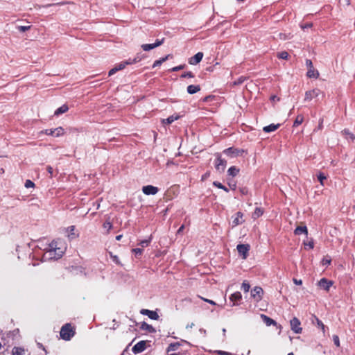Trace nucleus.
I'll return each mask as SVG.
<instances>
[{"instance_id": "obj_1", "label": "nucleus", "mask_w": 355, "mask_h": 355, "mask_svg": "<svg viewBox=\"0 0 355 355\" xmlns=\"http://www.w3.org/2000/svg\"><path fill=\"white\" fill-rule=\"evenodd\" d=\"M66 249L65 242L60 239L53 240L49 245V252L50 255H53V257L55 259H60L64 253Z\"/></svg>"}, {"instance_id": "obj_2", "label": "nucleus", "mask_w": 355, "mask_h": 355, "mask_svg": "<svg viewBox=\"0 0 355 355\" xmlns=\"http://www.w3.org/2000/svg\"><path fill=\"white\" fill-rule=\"evenodd\" d=\"M76 334V329L71 323L64 324L60 329V335L62 339L64 340H70Z\"/></svg>"}, {"instance_id": "obj_3", "label": "nucleus", "mask_w": 355, "mask_h": 355, "mask_svg": "<svg viewBox=\"0 0 355 355\" xmlns=\"http://www.w3.org/2000/svg\"><path fill=\"white\" fill-rule=\"evenodd\" d=\"M215 168L220 173L223 172L226 168L227 162L223 159L219 153H216Z\"/></svg>"}, {"instance_id": "obj_4", "label": "nucleus", "mask_w": 355, "mask_h": 355, "mask_svg": "<svg viewBox=\"0 0 355 355\" xmlns=\"http://www.w3.org/2000/svg\"><path fill=\"white\" fill-rule=\"evenodd\" d=\"M263 295V290L260 286H255L251 291V297L257 302L262 300Z\"/></svg>"}, {"instance_id": "obj_5", "label": "nucleus", "mask_w": 355, "mask_h": 355, "mask_svg": "<svg viewBox=\"0 0 355 355\" xmlns=\"http://www.w3.org/2000/svg\"><path fill=\"white\" fill-rule=\"evenodd\" d=\"M291 328L295 334H301L302 329L300 327L301 322L298 318L294 317L290 321Z\"/></svg>"}, {"instance_id": "obj_6", "label": "nucleus", "mask_w": 355, "mask_h": 355, "mask_svg": "<svg viewBox=\"0 0 355 355\" xmlns=\"http://www.w3.org/2000/svg\"><path fill=\"white\" fill-rule=\"evenodd\" d=\"M141 60V58L139 57V55H137V57H135L133 59L129 58L128 60L118 64L116 66V67L118 69V71H119V70L123 69L126 65L137 63V62H139Z\"/></svg>"}, {"instance_id": "obj_7", "label": "nucleus", "mask_w": 355, "mask_h": 355, "mask_svg": "<svg viewBox=\"0 0 355 355\" xmlns=\"http://www.w3.org/2000/svg\"><path fill=\"white\" fill-rule=\"evenodd\" d=\"M320 94L321 91L318 88L306 91L305 93L304 101H310L313 98L318 97Z\"/></svg>"}, {"instance_id": "obj_8", "label": "nucleus", "mask_w": 355, "mask_h": 355, "mask_svg": "<svg viewBox=\"0 0 355 355\" xmlns=\"http://www.w3.org/2000/svg\"><path fill=\"white\" fill-rule=\"evenodd\" d=\"M146 348V342L144 340L139 341L132 348V351L135 354L144 352Z\"/></svg>"}, {"instance_id": "obj_9", "label": "nucleus", "mask_w": 355, "mask_h": 355, "mask_svg": "<svg viewBox=\"0 0 355 355\" xmlns=\"http://www.w3.org/2000/svg\"><path fill=\"white\" fill-rule=\"evenodd\" d=\"M164 39H162L161 40H157L156 42L153 44H144L141 45V48L144 51H148L151 49H153L157 46H159L164 43Z\"/></svg>"}, {"instance_id": "obj_10", "label": "nucleus", "mask_w": 355, "mask_h": 355, "mask_svg": "<svg viewBox=\"0 0 355 355\" xmlns=\"http://www.w3.org/2000/svg\"><path fill=\"white\" fill-rule=\"evenodd\" d=\"M242 300V295L240 292L237 291L232 293L230 297V300L233 303L232 306H238Z\"/></svg>"}, {"instance_id": "obj_11", "label": "nucleus", "mask_w": 355, "mask_h": 355, "mask_svg": "<svg viewBox=\"0 0 355 355\" xmlns=\"http://www.w3.org/2000/svg\"><path fill=\"white\" fill-rule=\"evenodd\" d=\"M158 191V188L153 185L144 186L142 188V191L146 195H155Z\"/></svg>"}, {"instance_id": "obj_12", "label": "nucleus", "mask_w": 355, "mask_h": 355, "mask_svg": "<svg viewBox=\"0 0 355 355\" xmlns=\"http://www.w3.org/2000/svg\"><path fill=\"white\" fill-rule=\"evenodd\" d=\"M239 253L242 255L243 259H246L248 252L250 250V245L245 244H239L237 245Z\"/></svg>"}, {"instance_id": "obj_13", "label": "nucleus", "mask_w": 355, "mask_h": 355, "mask_svg": "<svg viewBox=\"0 0 355 355\" xmlns=\"http://www.w3.org/2000/svg\"><path fill=\"white\" fill-rule=\"evenodd\" d=\"M203 58V53L198 52L195 55L191 57L189 59V63L192 65H196L198 64Z\"/></svg>"}, {"instance_id": "obj_14", "label": "nucleus", "mask_w": 355, "mask_h": 355, "mask_svg": "<svg viewBox=\"0 0 355 355\" xmlns=\"http://www.w3.org/2000/svg\"><path fill=\"white\" fill-rule=\"evenodd\" d=\"M141 314L147 315L152 320H157L159 318V315L156 311H150L148 309H141L140 311Z\"/></svg>"}, {"instance_id": "obj_15", "label": "nucleus", "mask_w": 355, "mask_h": 355, "mask_svg": "<svg viewBox=\"0 0 355 355\" xmlns=\"http://www.w3.org/2000/svg\"><path fill=\"white\" fill-rule=\"evenodd\" d=\"M332 284L333 283L331 281H329L325 278L321 279L318 282V285L320 286V288H323L324 290H325L327 291H328L329 290Z\"/></svg>"}, {"instance_id": "obj_16", "label": "nucleus", "mask_w": 355, "mask_h": 355, "mask_svg": "<svg viewBox=\"0 0 355 355\" xmlns=\"http://www.w3.org/2000/svg\"><path fill=\"white\" fill-rule=\"evenodd\" d=\"M243 218V214L241 211H238L235 215V218L232 220L233 227L242 224L244 222Z\"/></svg>"}, {"instance_id": "obj_17", "label": "nucleus", "mask_w": 355, "mask_h": 355, "mask_svg": "<svg viewBox=\"0 0 355 355\" xmlns=\"http://www.w3.org/2000/svg\"><path fill=\"white\" fill-rule=\"evenodd\" d=\"M178 191V188L175 186L170 187L165 193V196L167 199L171 200L173 196H176Z\"/></svg>"}, {"instance_id": "obj_18", "label": "nucleus", "mask_w": 355, "mask_h": 355, "mask_svg": "<svg viewBox=\"0 0 355 355\" xmlns=\"http://www.w3.org/2000/svg\"><path fill=\"white\" fill-rule=\"evenodd\" d=\"M242 150H240L237 148H234L233 147H230L228 148H226L223 150V153L228 155V156H234V155H239V153Z\"/></svg>"}, {"instance_id": "obj_19", "label": "nucleus", "mask_w": 355, "mask_h": 355, "mask_svg": "<svg viewBox=\"0 0 355 355\" xmlns=\"http://www.w3.org/2000/svg\"><path fill=\"white\" fill-rule=\"evenodd\" d=\"M261 318L262 320L263 321V322L267 326L276 325V324H277V322L274 320H272V318H269L268 316H267L264 314H261Z\"/></svg>"}, {"instance_id": "obj_20", "label": "nucleus", "mask_w": 355, "mask_h": 355, "mask_svg": "<svg viewBox=\"0 0 355 355\" xmlns=\"http://www.w3.org/2000/svg\"><path fill=\"white\" fill-rule=\"evenodd\" d=\"M280 126V124L278 123V124H274V123H272V124H270L269 125H267V126H264L263 128V130L265 132H274L276 130L278 129V128Z\"/></svg>"}, {"instance_id": "obj_21", "label": "nucleus", "mask_w": 355, "mask_h": 355, "mask_svg": "<svg viewBox=\"0 0 355 355\" xmlns=\"http://www.w3.org/2000/svg\"><path fill=\"white\" fill-rule=\"evenodd\" d=\"M187 90L189 94H194L200 90V87L198 85H190L187 87Z\"/></svg>"}, {"instance_id": "obj_22", "label": "nucleus", "mask_w": 355, "mask_h": 355, "mask_svg": "<svg viewBox=\"0 0 355 355\" xmlns=\"http://www.w3.org/2000/svg\"><path fill=\"white\" fill-rule=\"evenodd\" d=\"M307 77L318 78L319 77V72L318 70L315 69L314 67L308 69V71L306 73Z\"/></svg>"}, {"instance_id": "obj_23", "label": "nucleus", "mask_w": 355, "mask_h": 355, "mask_svg": "<svg viewBox=\"0 0 355 355\" xmlns=\"http://www.w3.org/2000/svg\"><path fill=\"white\" fill-rule=\"evenodd\" d=\"M141 329L142 330L147 331L149 333H155L156 331L155 329L150 324L144 322L141 324Z\"/></svg>"}, {"instance_id": "obj_24", "label": "nucleus", "mask_w": 355, "mask_h": 355, "mask_svg": "<svg viewBox=\"0 0 355 355\" xmlns=\"http://www.w3.org/2000/svg\"><path fill=\"white\" fill-rule=\"evenodd\" d=\"M68 110H69L68 105L66 104H64L55 111L54 114L55 116H59L62 114L67 112Z\"/></svg>"}, {"instance_id": "obj_25", "label": "nucleus", "mask_w": 355, "mask_h": 355, "mask_svg": "<svg viewBox=\"0 0 355 355\" xmlns=\"http://www.w3.org/2000/svg\"><path fill=\"white\" fill-rule=\"evenodd\" d=\"M295 234L300 235L302 234H305L306 235L308 234V230L306 226H298L296 227V229L294 231Z\"/></svg>"}, {"instance_id": "obj_26", "label": "nucleus", "mask_w": 355, "mask_h": 355, "mask_svg": "<svg viewBox=\"0 0 355 355\" xmlns=\"http://www.w3.org/2000/svg\"><path fill=\"white\" fill-rule=\"evenodd\" d=\"M179 118H180V116L178 115H176V116L171 115V116H168L167 119H163L162 123H163V125H169V124L172 123L173 121L178 120Z\"/></svg>"}, {"instance_id": "obj_27", "label": "nucleus", "mask_w": 355, "mask_h": 355, "mask_svg": "<svg viewBox=\"0 0 355 355\" xmlns=\"http://www.w3.org/2000/svg\"><path fill=\"white\" fill-rule=\"evenodd\" d=\"M171 56V55L170 54H168V55H166L165 57L162 58L159 60H155L153 64V67L155 68L156 67L161 65L163 62L166 61Z\"/></svg>"}, {"instance_id": "obj_28", "label": "nucleus", "mask_w": 355, "mask_h": 355, "mask_svg": "<svg viewBox=\"0 0 355 355\" xmlns=\"http://www.w3.org/2000/svg\"><path fill=\"white\" fill-rule=\"evenodd\" d=\"M54 137H59L64 135L65 131L62 127H58L53 129Z\"/></svg>"}, {"instance_id": "obj_29", "label": "nucleus", "mask_w": 355, "mask_h": 355, "mask_svg": "<svg viewBox=\"0 0 355 355\" xmlns=\"http://www.w3.org/2000/svg\"><path fill=\"white\" fill-rule=\"evenodd\" d=\"M342 134L346 137V139L349 138L352 141H354V135L350 132L348 129H344L342 131Z\"/></svg>"}, {"instance_id": "obj_30", "label": "nucleus", "mask_w": 355, "mask_h": 355, "mask_svg": "<svg viewBox=\"0 0 355 355\" xmlns=\"http://www.w3.org/2000/svg\"><path fill=\"white\" fill-rule=\"evenodd\" d=\"M263 211L262 210L261 208L257 207L254 209V211L252 213V218L254 219H257L259 217H260L263 214Z\"/></svg>"}, {"instance_id": "obj_31", "label": "nucleus", "mask_w": 355, "mask_h": 355, "mask_svg": "<svg viewBox=\"0 0 355 355\" xmlns=\"http://www.w3.org/2000/svg\"><path fill=\"white\" fill-rule=\"evenodd\" d=\"M227 173L230 175H232V177H234L238 175L239 173V169L237 168L236 166H231L228 171Z\"/></svg>"}, {"instance_id": "obj_32", "label": "nucleus", "mask_w": 355, "mask_h": 355, "mask_svg": "<svg viewBox=\"0 0 355 355\" xmlns=\"http://www.w3.org/2000/svg\"><path fill=\"white\" fill-rule=\"evenodd\" d=\"M109 254L112 261L118 266H122L119 257L116 255L113 254L112 252H109Z\"/></svg>"}, {"instance_id": "obj_33", "label": "nucleus", "mask_w": 355, "mask_h": 355, "mask_svg": "<svg viewBox=\"0 0 355 355\" xmlns=\"http://www.w3.org/2000/svg\"><path fill=\"white\" fill-rule=\"evenodd\" d=\"M180 346V344L179 343H171L167 348V352L177 350Z\"/></svg>"}, {"instance_id": "obj_34", "label": "nucleus", "mask_w": 355, "mask_h": 355, "mask_svg": "<svg viewBox=\"0 0 355 355\" xmlns=\"http://www.w3.org/2000/svg\"><path fill=\"white\" fill-rule=\"evenodd\" d=\"M277 56L279 59L288 60L289 55L287 51H284L278 53Z\"/></svg>"}, {"instance_id": "obj_35", "label": "nucleus", "mask_w": 355, "mask_h": 355, "mask_svg": "<svg viewBox=\"0 0 355 355\" xmlns=\"http://www.w3.org/2000/svg\"><path fill=\"white\" fill-rule=\"evenodd\" d=\"M241 288L245 293H248L250 291V285L247 281H243L241 285Z\"/></svg>"}, {"instance_id": "obj_36", "label": "nucleus", "mask_w": 355, "mask_h": 355, "mask_svg": "<svg viewBox=\"0 0 355 355\" xmlns=\"http://www.w3.org/2000/svg\"><path fill=\"white\" fill-rule=\"evenodd\" d=\"M50 135V136H53L54 137V132H53V129H46V130H41L40 132H39V135Z\"/></svg>"}, {"instance_id": "obj_37", "label": "nucleus", "mask_w": 355, "mask_h": 355, "mask_svg": "<svg viewBox=\"0 0 355 355\" xmlns=\"http://www.w3.org/2000/svg\"><path fill=\"white\" fill-rule=\"evenodd\" d=\"M303 119H304V118L302 115H298L294 121L293 125L297 126V125H300L303 122Z\"/></svg>"}, {"instance_id": "obj_38", "label": "nucleus", "mask_w": 355, "mask_h": 355, "mask_svg": "<svg viewBox=\"0 0 355 355\" xmlns=\"http://www.w3.org/2000/svg\"><path fill=\"white\" fill-rule=\"evenodd\" d=\"M318 179L320 181V184L322 185H324V180H325L327 179V177H326V175H324V174L323 173H320L318 175Z\"/></svg>"}, {"instance_id": "obj_39", "label": "nucleus", "mask_w": 355, "mask_h": 355, "mask_svg": "<svg viewBox=\"0 0 355 355\" xmlns=\"http://www.w3.org/2000/svg\"><path fill=\"white\" fill-rule=\"evenodd\" d=\"M68 230H69V236H71L72 238H76L78 236V235H76L75 233H74V230H75V226L73 225H71L70 227H68Z\"/></svg>"}, {"instance_id": "obj_40", "label": "nucleus", "mask_w": 355, "mask_h": 355, "mask_svg": "<svg viewBox=\"0 0 355 355\" xmlns=\"http://www.w3.org/2000/svg\"><path fill=\"white\" fill-rule=\"evenodd\" d=\"M181 78H194V74L191 71L184 72L180 76Z\"/></svg>"}, {"instance_id": "obj_41", "label": "nucleus", "mask_w": 355, "mask_h": 355, "mask_svg": "<svg viewBox=\"0 0 355 355\" xmlns=\"http://www.w3.org/2000/svg\"><path fill=\"white\" fill-rule=\"evenodd\" d=\"M103 227L107 229V232H109V231L112 228V224L111 222L107 220L103 223Z\"/></svg>"}, {"instance_id": "obj_42", "label": "nucleus", "mask_w": 355, "mask_h": 355, "mask_svg": "<svg viewBox=\"0 0 355 355\" xmlns=\"http://www.w3.org/2000/svg\"><path fill=\"white\" fill-rule=\"evenodd\" d=\"M24 186L27 189H28V188H33V187H35V184L31 180H27L26 181V182H25V185Z\"/></svg>"}, {"instance_id": "obj_43", "label": "nucleus", "mask_w": 355, "mask_h": 355, "mask_svg": "<svg viewBox=\"0 0 355 355\" xmlns=\"http://www.w3.org/2000/svg\"><path fill=\"white\" fill-rule=\"evenodd\" d=\"M228 186L232 190H236V182L234 180H229Z\"/></svg>"}, {"instance_id": "obj_44", "label": "nucleus", "mask_w": 355, "mask_h": 355, "mask_svg": "<svg viewBox=\"0 0 355 355\" xmlns=\"http://www.w3.org/2000/svg\"><path fill=\"white\" fill-rule=\"evenodd\" d=\"M132 252L135 254L136 257L141 256L143 253V249L141 248H134Z\"/></svg>"}, {"instance_id": "obj_45", "label": "nucleus", "mask_w": 355, "mask_h": 355, "mask_svg": "<svg viewBox=\"0 0 355 355\" xmlns=\"http://www.w3.org/2000/svg\"><path fill=\"white\" fill-rule=\"evenodd\" d=\"M184 67H185V64H180L179 66L173 67L172 69H170V71H178L184 69Z\"/></svg>"}, {"instance_id": "obj_46", "label": "nucleus", "mask_w": 355, "mask_h": 355, "mask_svg": "<svg viewBox=\"0 0 355 355\" xmlns=\"http://www.w3.org/2000/svg\"><path fill=\"white\" fill-rule=\"evenodd\" d=\"M316 321H317V324L319 327L321 328V329L322 330V331L324 333V331H325V326L324 324H323V322L319 320L318 318H316Z\"/></svg>"}, {"instance_id": "obj_47", "label": "nucleus", "mask_w": 355, "mask_h": 355, "mask_svg": "<svg viewBox=\"0 0 355 355\" xmlns=\"http://www.w3.org/2000/svg\"><path fill=\"white\" fill-rule=\"evenodd\" d=\"M31 28V26H19L18 27V30L20 31V32H25L28 30H29Z\"/></svg>"}, {"instance_id": "obj_48", "label": "nucleus", "mask_w": 355, "mask_h": 355, "mask_svg": "<svg viewBox=\"0 0 355 355\" xmlns=\"http://www.w3.org/2000/svg\"><path fill=\"white\" fill-rule=\"evenodd\" d=\"M333 340H334V344L337 347H340V340H339V338H338V336L337 335H334L333 336Z\"/></svg>"}, {"instance_id": "obj_49", "label": "nucleus", "mask_w": 355, "mask_h": 355, "mask_svg": "<svg viewBox=\"0 0 355 355\" xmlns=\"http://www.w3.org/2000/svg\"><path fill=\"white\" fill-rule=\"evenodd\" d=\"M213 185L218 189H222V188H223V184H222L220 182H218V181H215L213 182Z\"/></svg>"}, {"instance_id": "obj_50", "label": "nucleus", "mask_w": 355, "mask_h": 355, "mask_svg": "<svg viewBox=\"0 0 355 355\" xmlns=\"http://www.w3.org/2000/svg\"><path fill=\"white\" fill-rule=\"evenodd\" d=\"M306 67H308V69L309 68H313V62L311 60L309 59H306Z\"/></svg>"}, {"instance_id": "obj_51", "label": "nucleus", "mask_w": 355, "mask_h": 355, "mask_svg": "<svg viewBox=\"0 0 355 355\" xmlns=\"http://www.w3.org/2000/svg\"><path fill=\"white\" fill-rule=\"evenodd\" d=\"M313 24L311 23H306V24H302L301 25V28L302 29L304 30L306 28H311L312 27Z\"/></svg>"}, {"instance_id": "obj_52", "label": "nucleus", "mask_w": 355, "mask_h": 355, "mask_svg": "<svg viewBox=\"0 0 355 355\" xmlns=\"http://www.w3.org/2000/svg\"><path fill=\"white\" fill-rule=\"evenodd\" d=\"M216 353L219 355H232L230 352L221 350L216 351Z\"/></svg>"}, {"instance_id": "obj_53", "label": "nucleus", "mask_w": 355, "mask_h": 355, "mask_svg": "<svg viewBox=\"0 0 355 355\" xmlns=\"http://www.w3.org/2000/svg\"><path fill=\"white\" fill-rule=\"evenodd\" d=\"M203 301L206 302H208L212 305H216V302H214L213 300H209V299H206V298H204L202 297H200Z\"/></svg>"}, {"instance_id": "obj_54", "label": "nucleus", "mask_w": 355, "mask_h": 355, "mask_svg": "<svg viewBox=\"0 0 355 355\" xmlns=\"http://www.w3.org/2000/svg\"><path fill=\"white\" fill-rule=\"evenodd\" d=\"M149 243H150V241H148V240H144V241H141L139 244L142 247H145V246H148Z\"/></svg>"}, {"instance_id": "obj_55", "label": "nucleus", "mask_w": 355, "mask_h": 355, "mask_svg": "<svg viewBox=\"0 0 355 355\" xmlns=\"http://www.w3.org/2000/svg\"><path fill=\"white\" fill-rule=\"evenodd\" d=\"M245 80V77H240L236 82L234 83L235 85L241 84L243 83V81Z\"/></svg>"}, {"instance_id": "obj_56", "label": "nucleus", "mask_w": 355, "mask_h": 355, "mask_svg": "<svg viewBox=\"0 0 355 355\" xmlns=\"http://www.w3.org/2000/svg\"><path fill=\"white\" fill-rule=\"evenodd\" d=\"M116 71H118V69H116V67H114L113 69H112L109 73H108V75L110 76L113 74H114Z\"/></svg>"}, {"instance_id": "obj_57", "label": "nucleus", "mask_w": 355, "mask_h": 355, "mask_svg": "<svg viewBox=\"0 0 355 355\" xmlns=\"http://www.w3.org/2000/svg\"><path fill=\"white\" fill-rule=\"evenodd\" d=\"M293 282L296 284V285H301L302 284V281L301 279H297L295 278L293 279Z\"/></svg>"}, {"instance_id": "obj_58", "label": "nucleus", "mask_w": 355, "mask_h": 355, "mask_svg": "<svg viewBox=\"0 0 355 355\" xmlns=\"http://www.w3.org/2000/svg\"><path fill=\"white\" fill-rule=\"evenodd\" d=\"M305 245H308L310 249H313V247H314V244H313V241H310L309 243H304Z\"/></svg>"}, {"instance_id": "obj_59", "label": "nucleus", "mask_w": 355, "mask_h": 355, "mask_svg": "<svg viewBox=\"0 0 355 355\" xmlns=\"http://www.w3.org/2000/svg\"><path fill=\"white\" fill-rule=\"evenodd\" d=\"M184 229V225H181L180 227L178 230L177 233L181 234L183 232Z\"/></svg>"}, {"instance_id": "obj_60", "label": "nucleus", "mask_w": 355, "mask_h": 355, "mask_svg": "<svg viewBox=\"0 0 355 355\" xmlns=\"http://www.w3.org/2000/svg\"><path fill=\"white\" fill-rule=\"evenodd\" d=\"M46 170L47 171L51 174L52 175L53 174V168L51 166H48L47 168H46Z\"/></svg>"}, {"instance_id": "obj_61", "label": "nucleus", "mask_w": 355, "mask_h": 355, "mask_svg": "<svg viewBox=\"0 0 355 355\" xmlns=\"http://www.w3.org/2000/svg\"><path fill=\"white\" fill-rule=\"evenodd\" d=\"M322 123H323V119H320V123H319V125H318V128L319 129H322Z\"/></svg>"}, {"instance_id": "obj_62", "label": "nucleus", "mask_w": 355, "mask_h": 355, "mask_svg": "<svg viewBox=\"0 0 355 355\" xmlns=\"http://www.w3.org/2000/svg\"><path fill=\"white\" fill-rule=\"evenodd\" d=\"M122 237H123V235L120 234V235H118V236H116V239L117 241H120Z\"/></svg>"}, {"instance_id": "obj_63", "label": "nucleus", "mask_w": 355, "mask_h": 355, "mask_svg": "<svg viewBox=\"0 0 355 355\" xmlns=\"http://www.w3.org/2000/svg\"><path fill=\"white\" fill-rule=\"evenodd\" d=\"M222 189L225 192H229V189L225 186H223V188H222Z\"/></svg>"}, {"instance_id": "obj_64", "label": "nucleus", "mask_w": 355, "mask_h": 355, "mask_svg": "<svg viewBox=\"0 0 355 355\" xmlns=\"http://www.w3.org/2000/svg\"><path fill=\"white\" fill-rule=\"evenodd\" d=\"M288 355H295L293 352H290L288 354Z\"/></svg>"}]
</instances>
